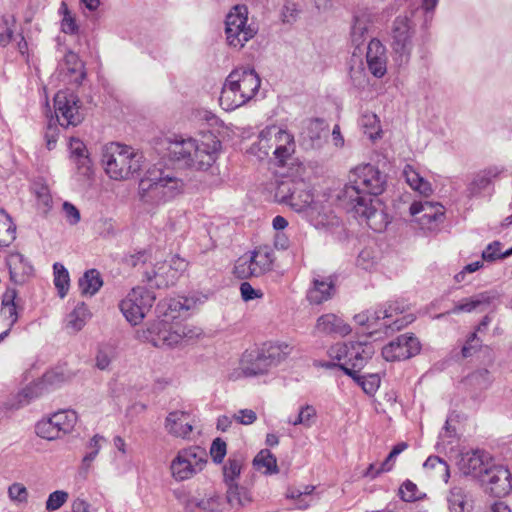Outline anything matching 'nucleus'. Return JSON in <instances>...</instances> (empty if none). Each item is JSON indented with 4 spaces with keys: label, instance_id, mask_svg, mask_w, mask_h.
Masks as SVG:
<instances>
[{
    "label": "nucleus",
    "instance_id": "1",
    "mask_svg": "<svg viewBox=\"0 0 512 512\" xmlns=\"http://www.w3.org/2000/svg\"><path fill=\"white\" fill-rule=\"evenodd\" d=\"M387 185V175L367 163L350 171L349 183L337 194L341 206L355 213L375 232H382L389 224L384 205L378 198Z\"/></svg>",
    "mask_w": 512,
    "mask_h": 512
},
{
    "label": "nucleus",
    "instance_id": "2",
    "mask_svg": "<svg viewBox=\"0 0 512 512\" xmlns=\"http://www.w3.org/2000/svg\"><path fill=\"white\" fill-rule=\"evenodd\" d=\"M221 148L220 141L211 138L201 142L191 137L174 135L168 138V156L179 167L207 170L216 161Z\"/></svg>",
    "mask_w": 512,
    "mask_h": 512
},
{
    "label": "nucleus",
    "instance_id": "3",
    "mask_svg": "<svg viewBox=\"0 0 512 512\" xmlns=\"http://www.w3.org/2000/svg\"><path fill=\"white\" fill-rule=\"evenodd\" d=\"M184 186L182 179L153 167L140 179L138 194L142 203L154 207L180 195Z\"/></svg>",
    "mask_w": 512,
    "mask_h": 512
},
{
    "label": "nucleus",
    "instance_id": "4",
    "mask_svg": "<svg viewBox=\"0 0 512 512\" xmlns=\"http://www.w3.org/2000/svg\"><path fill=\"white\" fill-rule=\"evenodd\" d=\"M261 80L253 69L238 68L227 76L219 97L225 111H233L246 104L258 92Z\"/></svg>",
    "mask_w": 512,
    "mask_h": 512
},
{
    "label": "nucleus",
    "instance_id": "5",
    "mask_svg": "<svg viewBox=\"0 0 512 512\" xmlns=\"http://www.w3.org/2000/svg\"><path fill=\"white\" fill-rule=\"evenodd\" d=\"M102 164L111 179L127 180L140 172L144 156L132 147L112 142L103 149Z\"/></svg>",
    "mask_w": 512,
    "mask_h": 512
},
{
    "label": "nucleus",
    "instance_id": "6",
    "mask_svg": "<svg viewBox=\"0 0 512 512\" xmlns=\"http://www.w3.org/2000/svg\"><path fill=\"white\" fill-rule=\"evenodd\" d=\"M406 309L405 303L390 301L374 310H368V335L370 337L378 333L389 335L412 323L415 317L411 313L404 314Z\"/></svg>",
    "mask_w": 512,
    "mask_h": 512
},
{
    "label": "nucleus",
    "instance_id": "7",
    "mask_svg": "<svg viewBox=\"0 0 512 512\" xmlns=\"http://www.w3.org/2000/svg\"><path fill=\"white\" fill-rule=\"evenodd\" d=\"M288 349L289 346L282 343L246 350L240 360V370L246 377L263 375L285 359L289 353Z\"/></svg>",
    "mask_w": 512,
    "mask_h": 512
},
{
    "label": "nucleus",
    "instance_id": "8",
    "mask_svg": "<svg viewBox=\"0 0 512 512\" xmlns=\"http://www.w3.org/2000/svg\"><path fill=\"white\" fill-rule=\"evenodd\" d=\"M374 353V346L366 341L337 343L329 349L331 359L338 361L337 366L352 378H356V373L365 366Z\"/></svg>",
    "mask_w": 512,
    "mask_h": 512
},
{
    "label": "nucleus",
    "instance_id": "9",
    "mask_svg": "<svg viewBox=\"0 0 512 512\" xmlns=\"http://www.w3.org/2000/svg\"><path fill=\"white\" fill-rule=\"evenodd\" d=\"M273 263V250L268 246H259L236 260L233 273L239 279L260 277L272 270Z\"/></svg>",
    "mask_w": 512,
    "mask_h": 512
},
{
    "label": "nucleus",
    "instance_id": "10",
    "mask_svg": "<svg viewBox=\"0 0 512 512\" xmlns=\"http://www.w3.org/2000/svg\"><path fill=\"white\" fill-rule=\"evenodd\" d=\"M415 24L407 16L395 18L391 28V48L399 66L407 65L414 47Z\"/></svg>",
    "mask_w": 512,
    "mask_h": 512
},
{
    "label": "nucleus",
    "instance_id": "11",
    "mask_svg": "<svg viewBox=\"0 0 512 512\" xmlns=\"http://www.w3.org/2000/svg\"><path fill=\"white\" fill-rule=\"evenodd\" d=\"M248 8L246 5H235L225 19V35L230 47L241 49L245 43L252 39L257 30L247 24Z\"/></svg>",
    "mask_w": 512,
    "mask_h": 512
},
{
    "label": "nucleus",
    "instance_id": "12",
    "mask_svg": "<svg viewBox=\"0 0 512 512\" xmlns=\"http://www.w3.org/2000/svg\"><path fill=\"white\" fill-rule=\"evenodd\" d=\"M242 465L243 460L240 457H230L223 466V480L227 486L226 501L234 510H239L252 501L249 491L237 484Z\"/></svg>",
    "mask_w": 512,
    "mask_h": 512
},
{
    "label": "nucleus",
    "instance_id": "13",
    "mask_svg": "<svg viewBox=\"0 0 512 512\" xmlns=\"http://www.w3.org/2000/svg\"><path fill=\"white\" fill-rule=\"evenodd\" d=\"M207 463V453L199 446L180 450L170 465L173 478L184 481L201 472Z\"/></svg>",
    "mask_w": 512,
    "mask_h": 512
},
{
    "label": "nucleus",
    "instance_id": "14",
    "mask_svg": "<svg viewBox=\"0 0 512 512\" xmlns=\"http://www.w3.org/2000/svg\"><path fill=\"white\" fill-rule=\"evenodd\" d=\"M155 300L154 292L144 287H136L119 303V308L129 323L137 325L150 311Z\"/></svg>",
    "mask_w": 512,
    "mask_h": 512
},
{
    "label": "nucleus",
    "instance_id": "15",
    "mask_svg": "<svg viewBox=\"0 0 512 512\" xmlns=\"http://www.w3.org/2000/svg\"><path fill=\"white\" fill-rule=\"evenodd\" d=\"M186 329L179 322H170L167 319H158L139 337L150 342L155 347H172L178 344L185 336Z\"/></svg>",
    "mask_w": 512,
    "mask_h": 512
},
{
    "label": "nucleus",
    "instance_id": "16",
    "mask_svg": "<svg viewBox=\"0 0 512 512\" xmlns=\"http://www.w3.org/2000/svg\"><path fill=\"white\" fill-rule=\"evenodd\" d=\"M79 103L78 96L69 90H61L55 94L54 110L60 126L75 127L83 121L84 114Z\"/></svg>",
    "mask_w": 512,
    "mask_h": 512
},
{
    "label": "nucleus",
    "instance_id": "17",
    "mask_svg": "<svg viewBox=\"0 0 512 512\" xmlns=\"http://www.w3.org/2000/svg\"><path fill=\"white\" fill-rule=\"evenodd\" d=\"M288 206L295 212L304 213L315 226L324 224L325 218L320 214L321 205L314 201V196L303 180H298L297 189L292 194Z\"/></svg>",
    "mask_w": 512,
    "mask_h": 512
},
{
    "label": "nucleus",
    "instance_id": "18",
    "mask_svg": "<svg viewBox=\"0 0 512 512\" xmlns=\"http://www.w3.org/2000/svg\"><path fill=\"white\" fill-rule=\"evenodd\" d=\"M421 344L414 335L402 334L382 348V356L386 361L406 360L417 355Z\"/></svg>",
    "mask_w": 512,
    "mask_h": 512
},
{
    "label": "nucleus",
    "instance_id": "19",
    "mask_svg": "<svg viewBox=\"0 0 512 512\" xmlns=\"http://www.w3.org/2000/svg\"><path fill=\"white\" fill-rule=\"evenodd\" d=\"M480 482L495 497L507 496L512 491V474L502 465H491Z\"/></svg>",
    "mask_w": 512,
    "mask_h": 512
},
{
    "label": "nucleus",
    "instance_id": "20",
    "mask_svg": "<svg viewBox=\"0 0 512 512\" xmlns=\"http://www.w3.org/2000/svg\"><path fill=\"white\" fill-rule=\"evenodd\" d=\"M491 464L489 457L484 451L476 450L461 455L458 461L459 470L466 476L482 480Z\"/></svg>",
    "mask_w": 512,
    "mask_h": 512
},
{
    "label": "nucleus",
    "instance_id": "21",
    "mask_svg": "<svg viewBox=\"0 0 512 512\" xmlns=\"http://www.w3.org/2000/svg\"><path fill=\"white\" fill-rule=\"evenodd\" d=\"M387 50L382 42L372 38L367 46L366 62L370 73L376 78H382L387 72Z\"/></svg>",
    "mask_w": 512,
    "mask_h": 512
},
{
    "label": "nucleus",
    "instance_id": "22",
    "mask_svg": "<svg viewBox=\"0 0 512 512\" xmlns=\"http://www.w3.org/2000/svg\"><path fill=\"white\" fill-rule=\"evenodd\" d=\"M506 169L503 166H489L486 167L479 172H477L472 181L468 185L469 196H476L480 194L483 190H486L491 185L494 184V181L499 179L504 173Z\"/></svg>",
    "mask_w": 512,
    "mask_h": 512
},
{
    "label": "nucleus",
    "instance_id": "23",
    "mask_svg": "<svg viewBox=\"0 0 512 512\" xmlns=\"http://www.w3.org/2000/svg\"><path fill=\"white\" fill-rule=\"evenodd\" d=\"M6 265L10 280L16 285L24 284L33 273L32 265L19 252L10 253L6 258Z\"/></svg>",
    "mask_w": 512,
    "mask_h": 512
},
{
    "label": "nucleus",
    "instance_id": "24",
    "mask_svg": "<svg viewBox=\"0 0 512 512\" xmlns=\"http://www.w3.org/2000/svg\"><path fill=\"white\" fill-rule=\"evenodd\" d=\"M274 144L273 154L277 164L286 165L295 152L294 136L286 130L279 129L275 134Z\"/></svg>",
    "mask_w": 512,
    "mask_h": 512
},
{
    "label": "nucleus",
    "instance_id": "25",
    "mask_svg": "<svg viewBox=\"0 0 512 512\" xmlns=\"http://www.w3.org/2000/svg\"><path fill=\"white\" fill-rule=\"evenodd\" d=\"M190 415L184 411H173L165 420V428L174 437L187 438L193 427L189 421Z\"/></svg>",
    "mask_w": 512,
    "mask_h": 512
},
{
    "label": "nucleus",
    "instance_id": "26",
    "mask_svg": "<svg viewBox=\"0 0 512 512\" xmlns=\"http://www.w3.org/2000/svg\"><path fill=\"white\" fill-rule=\"evenodd\" d=\"M70 158L76 165L78 173L89 176L92 173V162L89 158L85 144L78 138H71L69 142Z\"/></svg>",
    "mask_w": 512,
    "mask_h": 512
},
{
    "label": "nucleus",
    "instance_id": "27",
    "mask_svg": "<svg viewBox=\"0 0 512 512\" xmlns=\"http://www.w3.org/2000/svg\"><path fill=\"white\" fill-rule=\"evenodd\" d=\"M409 211L412 216L422 213V216L419 218L422 224L438 222L444 217V207L440 203L430 201L413 202Z\"/></svg>",
    "mask_w": 512,
    "mask_h": 512
},
{
    "label": "nucleus",
    "instance_id": "28",
    "mask_svg": "<svg viewBox=\"0 0 512 512\" xmlns=\"http://www.w3.org/2000/svg\"><path fill=\"white\" fill-rule=\"evenodd\" d=\"M186 267V263L184 260H179L177 264V268L173 269L171 265L167 266L165 263L162 264L157 270H152V272H145V277L148 282H152L155 280V285L158 288L168 286L169 284H173L174 280L177 278V274L179 270H183Z\"/></svg>",
    "mask_w": 512,
    "mask_h": 512
},
{
    "label": "nucleus",
    "instance_id": "29",
    "mask_svg": "<svg viewBox=\"0 0 512 512\" xmlns=\"http://www.w3.org/2000/svg\"><path fill=\"white\" fill-rule=\"evenodd\" d=\"M317 331L324 334H339L345 336L351 332V328L335 314H325L318 318Z\"/></svg>",
    "mask_w": 512,
    "mask_h": 512
},
{
    "label": "nucleus",
    "instance_id": "30",
    "mask_svg": "<svg viewBox=\"0 0 512 512\" xmlns=\"http://www.w3.org/2000/svg\"><path fill=\"white\" fill-rule=\"evenodd\" d=\"M19 300L18 293L14 288H7L2 296L1 313L9 320V328L11 329L19 319L18 309Z\"/></svg>",
    "mask_w": 512,
    "mask_h": 512
},
{
    "label": "nucleus",
    "instance_id": "31",
    "mask_svg": "<svg viewBox=\"0 0 512 512\" xmlns=\"http://www.w3.org/2000/svg\"><path fill=\"white\" fill-rule=\"evenodd\" d=\"M91 313L84 302L78 303L65 320V328L69 333H77L83 329L90 319Z\"/></svg>",
    "mask_w": 512,
    "mask_h": 512
},
{
    "label": "nucleus",
    "instance_id": "32",
    "mask_svg": "<svg viewBox=\"0 0 512 512\" xmlns=\"http://www.w3.org/2000/svg\"><path fill=\"white\" fill-rule=\"evenodd\" d=\"M59 75L67 77L69 75H76L75 82L80 83L84 77L83 64L79 57L74 52H67L62 62L58 66Z\"/></svg>",
    "mask_w": 512,
    "mask_h": 512
},
{
    "label": "nucleus",
    "instance_id": "33",
    "mask_svg": "<svg viewBox=\"0 0 512 512\" xmlns=\"http://www.w3.org/2000/svg\"><path fill=\"white\" fill-rule=\"evenodd\" d=\"M371 21L369 15L362 13L354 16V22L351 27V42L355 46V50L366 41Z\"/></svg>",
    "mask_w": 512,
    "mask_h": 512
},
{
    "label": "nucleus",
    "instance_id": "34",
    "mask_svg": "<svg viewBox=\"0 0 512 512\" xmlns=\"http://www.w3.org/2000/svg\"><path fill=\"white\" fill-rule=\"evenodd\" d=\"M189 308L188 304L181 302L179 299L171 298L160 301L156 306V312L159 319L174 322L179 317L181 310H188Z\"/></svg>",
    "mask_w": 512,
    "mask_h": 512
},
{
    "label": "nucleus",
    "instance_id": "35",
    "mask_svg": "<svg viewBox=\"0 0 512 512\" xmlns=\"http://www.w3.org/2000/svg\"><path fill=\"white\" fill-rule=\"evenodd\" d=\"M334 284L328 279H314L313 286L308 290L307 299L311 304H321L331 298Z\"/></svg>",
    "mask_w": 512,
    "mask_h": 512
},
{
    "label": "nucleus",
    "instance_id": "36",
    "mask_svg": "<svg viewBox=\"0 0 512 512\" xmlns=\"http://www.w3.org/2000/svg\"><path fill=\"white\" fill-rule=\"evenodd\" d=\"M491 297L487 293H480L474 297L465 298L457 303L451 310L446 313H441L436 316L437 319L444 317L447 314H458L460 312H472L477 307L483 304H490Z\"/></svg>",
    "mask_w": 512,
    "mask_h": 512
},
{
    "label": "nucleus",
    "instance_id": "37",
    "mask_svg": "<svg viewBox=\"0 0 512 512\" xmlns=\"http://www.w3.org/2000/svg\"><path fill=\"white\" fill-rule=\"evenodd\" d=\"M82 295L93 296L103 286V279L97 269L87 270L78 281Z\"/></svg>",
    "mask_w": 512,
    "mask_h": 512
},
{
    "label": "nucleus",
    "instance_id": "38",
    "mask_svg": "<svg viewBox=\"0 0 512 512\" xmlns=\"http://www.w3.org/2000/svg\"><path fill=\"white\" fill-rule=\"evenodd\" d=\"M403 175L408 185L415 191L423 195H429L432 192L431 184L426 181L420 174L410 165H406Z\"/></svg>",
    "mask_w": 512,
    "mask_h": 512
},
{
    "label": "nucleus",
    "instance_id": "39",
    "mask_svg": "<svg viewBox=\"0 0 512 512\" xmlns=\"http://www.w3.org/2000/svg\"><path fill=\"white\" fill-rule=\"evenodd\" d=\"M447 502L450 512H470L467 495L461 487H452L449 490Z\"/></svg>",
    "mask_w": 512,
    "mask_h": 512
},
{
    "label": "nucleus",
    "instance_id": "40",
    "mask_svg": "<svg viewBox=\"0 0 512 512\" xmlns=\"http://www.w3.org/2000/svg\"><path fill=\"white\" fill-rule=\"evenodd\" d=\"M61 436L71 432L77 422V414L73 410H63L54 413L51 417Z\"/></svg>",
    "mask_w": 512,
    "mask_h": 512
},
{
    "label": "nucleus",
    "instance_id": "41",
    "mask_svg": "<svg viewBox=\"0 0 512 512\" xmlns=\"http://www.w3.org/2000/svg\"><path fill=\"white\" fill-rule=\"evenodd\" d=\"M325 129L326 125L324 120L319 118L309 119L304 122L302 136L305 139H309L311 141V145H314L316 141L321 139Z\"/></svg>",
    "mask_w": 512,
    "mask_h": 512
},
{
    "label": "nucleus",
    "instance_id": "42",
    "mask_svg": "<svg viewBox=\"0 0 512 512\" xmlns=\"http://www.w3.org/2000/svg\"><path fill=\"white\" fill-rule=\"evenodd\" d=\"M298 180L285 179L277 182L274 198L280 204L287 205L292 194L297 189Z\"/></svg>",
    "mask_w": 512,
    "mask_h": 512
},
{
    "label": "nucleus",
    "instance_id": "43",
    "mask_svg": "<svg viewBox=\"0 0 512 512\" xmlns=\"http://www.w3.org/2000/svg\"><path fill=\"white\" fill-rule=\"evenodd\" d=\"M315 489L314 486H305L301 489H289L286 496L288 499L295 500V506L297 509H307L313 500L311 494Z\"/></svg>",
    "mask_w": 512,
    "mask_h": 512
},
{
    "label": "nucleus",
    "instance_id": "44",
    "mask_svg": "<svg viewBox=\"0 0 512 512\" xmlns=\"http://www.w3.org/2000/svg\"><path fill=\"white\" fill-rule=\"evenodd\" d=\"M302 6L293 0H286L280 10V19L283 24L293 25L300 18Z\"/></svg>",
    "mask_w": 512,
    "mask_h": 512
},
{
    "label": "nucleus",
    "instance_id": "45",
    "mask_svg": "<svg viewBox=\"0 0 512 512\" xmlns=\"http://www.w3.org/2000/svg\"><path fill=\"white\" fill-rule=\"evenodd\" d=\"M54 271V284L58 290V294L61 298H64L69 289V273L68 270L61 263H54L53 265Z\"/></svg>",
    "mask_w": 512,
    "mask_h": 512
},
{
    "label": "nucleus",
    "instance_id": "46",
    "mask_svg": "<svg viewBox=\"0 0 512 512\" xmlns=\"http://www.w3.org/2000/svg\"><path fill=\"white\" fill-rule=\"evenodd\" d=\"M190 505H195L205 512H221L223 503L219 495L211 494L201 499L193 498Z\"/></svg>",
    "mask_w": 512,
    "mask_h": 512
},
{
    "label": "nucleus",
    "instance_id": "47",
    "mask_svg": "<svg viewBox=\"0 0 512 512\" xmlns=\"http://www.w3.org/2000/svg\"><path fill=\"white\" fill-rule=\"evenodd\" d=\"M15 226L10 216L3 210H0V245L6 246L15 238Z\"/></svg>",
    "mask_w": 512,
    "mask_h": 512
},
{
    "label": "nucleus",
    "instance_id": "48",
    "mask_svg": "<svg viewBox=\"0 0 512 512\" xmlns=\"http://www.w3.org/2000/svg\"><path fill=\"white\" fill-rule=\"evenodd\" d=\"M45 392H47L45 386L42 385V382L37 380L31 383L30 385L26 386L19 393V402L23 405L29 404L31 401L42 396Z\"/></svg>",
    "mask_w": 512,
    "mask_h": 512
},
{
    "label": "nucleus",
    "instance_id": "49",
    "mask_svg": "<svg viewBox=\"0 0 512 512\" xmlns=\"http://www.w3.org/2000/svg\"><path fill=\"white\" fill-rule=\"evenodd\" d=\"M316 420V410L311 405L302 406L295 419H288V423L294 426L302 425L306 428H310Z\"/></svg>",
    "mask_w": 512,
    "mask_h": 512
},
{
    "label": "nucleus",
    "instance_id": "50",
    "mask_svg": "<svg viewBox=\"0 0 512 512\" xmlns=\"http://www.w3.org/2000/svg\"><path fill=\"white\" fill-rule=\"evenodd\" d=\"M35 431L39 437L47 440H55L62 437L50 417L39 421L35 426Z\"/></svg>",
    "mask_w": 512,
    "mask_h": 512
},
{
    "label": "nucleus",
    "instance_id": "51",
    "mask_svg": "<svg viewBox=\"0 0 512 512\" xmlns=\"http://www.w3.org/2000/svg\"><path fill=\"white\" fill-rule=\"evenodd\" d=\"M15 17L13 15H5L2 17V23L0 24V45L5 47L13 39Z\"/></svg>",
    "mask_w": 512,
    "mask_h": 512
},
{
    "label": "nucleus",
    "instance_id": "52",
    "mask_svg": "<svg viewBox=\"0 0 512 512\" xmlns=\"http://www.w3.org/2000/svg\"><path fill=\"white\" fill-rule=\"evenodd\" d=\"M253 463L258 468L265 467L266 473L272 474L278 471L276 458L267 449L261 450L253 460Z\"/></svg>",
    "mask_w": 512,
    "mask_h": 512
},
{
    "label": "nucleus",
    "instance_id": "53",
    "mask_svg": "<svg viewBox=\"0 0 512 512\" xmlns=\"http://www.w3.org/2000/svg\"><path fill=\"white\" fill-rule=\"evenodd\" d=\"M349 75L351 84L355 89L363 90L368 86L369 79L361 62L358 66L351 65Z\"/></svg>",
    "mask_w": 512,
    "mask_h": 512
},
{
    "label": "nucleus",
    "instance_id": "54",
    "mask_svg": "<svg viewBox=\"0 0 512 512\" xmlns=\"http://www.w3.org/2000/svg\"><path fill=\"white\" fill-rule=\"evenodd\" d=\"M368 395H373L380 386V377L378 374H369L367 376H359L356 373V378H353Z\"/></svg>",
    "mask_w": 512,
    "mask_h": 512
},
{
    "label": "nucleus",
    "instance_id": "55",
    "mask_svg": "<svg viewBox=\"0 0 512 512\" xmlns=\"http://www.w3.org/2000/svg\"><path fill=\"white\" fill-rule=\"evenodd\" d=\"M466 380L469 385H473L478 389H486L491 383L490 372L485 368H481L471 373Z\"/></svg>",
    "mask_w": 512,
    "mask_h": 512
},
{
    "label": "nucleus",
    "instance_id": "56",
    "mask_svg": "<svg viewBox=\"0 0 512 512\" xmlns=\"http://www.w3.org/2000/svg\"><path fill=\"white\" fill-rule=\"evenodd\" d=\"M426 469H434L439 472V474L443 477L445 482H448L450 477L449 466L442 458L439 456H429L423 464Z\"/></svg>",
    "mask_w": 512,
    "mask_h": 512
},
{
    "label": "nucleus",
    "instance_id": "57",
    "mask_svg": "<svg viewBox=\"0 0 512 512\" xmlns=\"http://www.w3.org/2000/svg\"><path fill=\"white\" fill-rule=\"evenodd\" d=\"M8 497L12 502L25 504L28 501V491L21 483H13L8 487Z\"/></svg>",
    "mask_w": 512,
    "mask_h": 512
},
{
    "label": "nucleus",
    "instance_id": "58",
    "mask_svg": "<svg viewBox=\"0 0 512 512\" xmlns=\"http://www.w3.org/2000/svg\"><path fill=\"white\" fill-rule=\"evenodd\" d=\"M399 496L405 502H413L420 498L417 485L410 480H406L399 488Z\"/></svg>",
    "mask_w": 512,
    "mask_h": 512
},
{
    "label": "nucleus",
    "instance_id": "59",
    "mask_svg": "<svg viewBox=\"0 0 512 512\" xmlns=\"http://www.w3.org/2000/svg\"><path fill=\"white\" fill-rule=\"evenodd\" d=\"M68 499V493L63 490L52 492L46 501V510L55 511L59 509Z\"/></svg>",
    "mask_w": 512,
    "mask_h": 512
},
{
    "label": "nucleus",
    "instance_id": "60",
    "mask_svg": "<svg viewBox=\"0 0 512 512\" xmlns=\"http://www.w3.org/2000/svg\"><path fill=\"white\" fill-rule=\"evenodd\" d=\"M101 441H104V437L100 435H94L93 438L90 440V442L87 445L89 452H87V454L83 458L84 465L89 466V464L96 458L101 449Z\"/></svg>",
    "mask_w": 512,
    "mask_h": 512
},
{
    "label": "nucleus",
    "instance_id": "61",
    "mask_svg": "<svg viewBox=\"0 0 512 512\" xmlns=\"http://www.w3.org/2000/svg\"><path fill=\"white\" fill-rule=\"evenodd\" d=\"M227 452V445L221 438L213 440L210 447V455L216 464L222 463Z\"/></svg>",
    "mask_w": 512,
    "mask_h": 512
},
{
    "label": "nucleus",
    "instance_id": "62",
    "mask_svg": "<svg viewBox=\"0 0 512 512\" xmlns=\"http://www.w3.org/2000/svg\"><path fill=\"white\" fill-rule=\"evenodd\" d=\"M501 243L499 241H493L488 244L486 249L482 252V259L487 262H493L497 259H502Z\"/></svg>",
    "mask_w": 512,
    "mask_h": 512
},
{
    "label": "nucleus",
    "instance_id": "63",
    "mask_svg": "<svg viewBox=\"0 0 512 512\" xmlns=\"http://www.w3.org/2000/svg\"><path fill=\"white\" fill-rule=\"evenodd\" d=\"M481 346V340L478 338L477 333L473 332L468 337L466 343L462 347L461 353L464 358L472 356L474 352Z\"/></svg>",
    "mask_w": 512,
    "mask_h": 512
},
{
    "label": "nucleus",
    "instance_id": "64",
    "mask_svg": "<svg viewBox=\"0 0 512 512\" xmlns=\"http://www.w3.org/2000/svg\"><path fill=\"white\" fill-rule=\"evenodd\" d=\"M240 293L242 299L246 302L263 297V292L260 289L253 288L249 282L241 283Z\"/></svg>",
    "mask_w": 512,
    "mask_h": 512
}]
</instances>
